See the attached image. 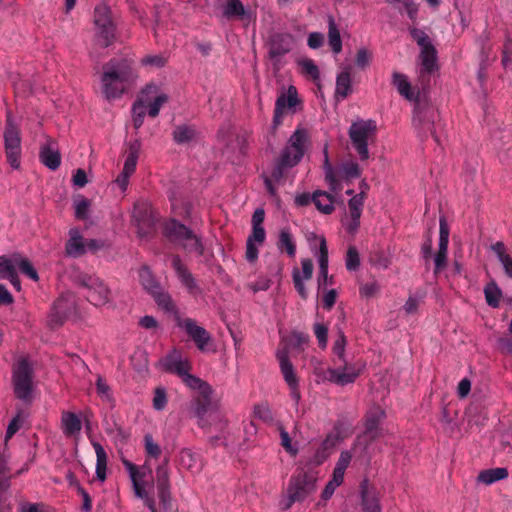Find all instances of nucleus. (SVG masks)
Wrapping results in <instances>:
<instances>
[{"mask_svg": "<svg viewBox=\"0 0 512 512\" xmlns=\"http://www.w3.org/2000/svg\"><path fill=\"white\" fill-rule=\"evenodd\" d=\"M172 266L181 280V282L189 289H192V277L187 268L182 263V260L179 256H173L172 258Z\"/></svg>", "mask_w": 512, "mask_h": 512, "instance_id": "obj_45", "label": "nucleus"}, {"mask_svg": "<svg viewBox=\"0 0 512 512\" xmlns=\"http://www.w3.org/2000/svg\"><path fill=\"white\" fill-rule=\"evenodd\" d=\"M313 330L319 347L325 349L328 343V327L322 323H315Z\"/></svg>", "mask_w": 512, "mask_h": 512, "instance_id": "obj_56", "label": "nucleus"}, {"mask_svg": "<svg viewBox=\"0 0 512 512\" xmlns=\"http://www.w3.org/2000/svg\"><path fill=\"white\" fill-rule=\"evenodd\" d=\"M166 405H167L166 390L163 387H157L154 390L153 408L155 410L161 411L166 407Z\"/></svg>", "mask_w": 512, "mask_h": 512, "instance_id": "obj_58", "label": "nucleus"}, {"mask_svg": "<svg viewBox=\"0 0 512 512\" xmlns=\"http://www.w3.org/2000/svg\"><path fill=\"white\" fill-rule=\"evenodd\" d=\"M300 105V98H278L273 119L274 127L276 128L281 123L283 116L294 114Z\"/></svg>", "mask_w": 512, "mask_h": 512, "instance_id": "obj_26", "label": "nucleus"}, {"mask_svg": "<svg viewBox=\"0 0 512 512\" xmlns=\"http://www.w3.org/2000/svg\"><path fill=\"white\" fill-rule=\"evenodd\" d=\"M24 422V413L22 409H18L17 414L9 422L6 433L5 442H8L21 428Z\"/></svg>", "mask_w": 512, "mask_h": 512, "instance_id": "obj_52", "label": "nucleus"}, {"mask_svg": "<svg viewBox=\"0 0 512 512\" xmlns=\"http://www.w3.org/2000/svg\"><path fill=\"white\" fill-rule=\"evenodd\" d=\"M306 142V133L302 129H297L289 139V143L284 149L281 159V168H290L297 165L304 155V144Z\"/></svg>", "mask_w": 512, "mask_h": 512, "instance_id": "obj_15", "label": "nucleus"}, {"mask_svg": "<svg viewBox=\"0 0 512 512\" xmlns=\"http://www.w3.org/2000/svg\"><path fill=\"white\" fill-rule=\"evenodd\" d=\"M222 14L227 19L242 18L245 15V8L241 0H227L223 5Z\"/></svg>", "mask_w": 512, "mask_h": 512, "instance_id": "obj_41", "label": "nucleus"}, {"mask_svg": "<svg viewBox=\"0 0 512 512\" xmlns=\"http://www.w3.org/2000/svg\"><path fill=\"white\" fill-rule=\"evenodd\" d=\"M278 248L285 250L290 257H295L296 244L293 235L288 229H282L279 234Z\"/></svg>", "mask_w": 512, "mask_h": 512, "instance_id": "obj_43", "label": "nucleus"}, {"mask_svg": "<svg viewBox=\"0 0 512 512\" xmlns=\"http://www.w3.org/2000/svg\"><path fill=\"white\" fill-rule=\"evenodd\" d=\"M420 48V59L422 64L421 68H427L428 70H438L437 50L432 42H429Z\"/></svg>", "mask_w": 512, "mask_h": 512, "instance_id": "obj_35", "label": "nucleus"}, {"mask_svg": "<svg viewBox=\"0 0 512 512\" xmlns=\"http://www.w3.org/2000/svg\"><path fill=\"white\" fill-rule=\"evenodd\" d=\"M435 70H428L427 68H421L419 71L418 79L414 85V89L417 91L416 96H426L430 92L431 83L433 80V72Z\"/></svg>", "mask_w": 512, "mask_h": 512, "instance_id": "obj_37", "label": "nucleus"}, {"mask_svg": "<svg viewBox=\"0 0 512 512\" xmlns=\"http://www.w3.org/2000/svg\"><path fill=\"white\" fill-rule=\"evenodd\" d=\"M171 207L176 216L180 217H190L191 214V205L189 202H184L181 198H179L175 193H173L170 197Z\"/></svg>", "mask_w": 512, "mask_h": 512, "instance_id": "obj_47", "label": "nucleus"}, {"mask_svg": "<svg viewBox=\"0 0 512 512\" xmlns=\"http://www.w3.org/2000/svg\"><path fill=\"white\" fill-rule=\"evenodd\" d=\"M16 268H18L24 275H26L30 279L34 281L38 280V273L31 264V262L27 258L22 257L19 254H16Z\"/></svg>", "mask_w": 512, "mask_h": 512, "instance_id": "obj_50", "label": "nucleus"}, {"mask_svg": "<svg viewBox=\"0 0 512 512\" xmlns=\"http://www.w3.org/2000/svg\"><path fill=\"white\" fill-rule=\"evenodd\" d=\"M312 200L316 209L320 213L331 214L335 209L333 197L325 191H315L312 194Z\"/></svg>", "mask_w": 512, "mask_h": 512, "instance_id": "obj_33", "label": "nucleus"}, {"mask_svg": "<svg viewBox=\"0 0 512 512\" xmlns=\"http://www.w3.org/2000/svg\"><path fill=\"white\" fill-rule=\"evenodd\" d=\"M298 65L300 66L301 73L304 76L311 78L313 81L319 80L320 71L313 60L308 58L301 59L298 61Z\"/></svg>", "mask_w": 512, "mask_h": 512, "instance_id": "obj_48", "label": "nucleus"}, {"mask_svg": "<svg viewBox=\"0 0 512 512\" xmlns=\"http://www.w3.org/2000/svg\"><path fill=\"white\" fill-rule=\"evenodd\" d=\"M90 202L82 197L75 201V216L77 219L84 220L87 218Z\"/></svg>", "mask_w": 512, "mask_h": 512, "instance_id": "obj_61", "label": "nucleus"}, {"mask_svg": "<svg viewBox=\"0 0 512 512\" xmlns=\"http://www.w3.org/2000/svg\"><path fill=\"white\" fill-rule=\"evenodd\" d=\"M361 511L362 512H381L380 494L368 481L361 484Z\"/></svg>", "mask_w": 512, "mask_h": 512, "instance_id": "obj_24", "label": "nucleus"}, {"mask_svg": "<svg viewBox=\"0 0 512 512\" xmlns=\"http://www.w3.org/2000/svg\"><path fill=\"white\" fill-rule=\"evenodd\" d=\"M5 155L7 162L12 168L18 169L20 167L21 158V132L19 127L15 124L10 112H7L5 129L3 133Z\"/></svg>", "mask_w": 512, "mask_h": 512, "instance_id": "obj_9", "label": "nucleus"}, {"mask_svg": "<svg viewBox=\"0 0 512 512\" xmlns=\"http://www.w3.org/2000/svg\"><path fill=\"white\" fill-rule=\"evenodd\" d=\"M140 150L141 142L138 139L128 143L127 149L125 150L126 159L123 167L127 172H135Z\"/></svg>", "mask_w": 512, "mask_h": 512, "instance_id": "obj_34", "label": "nucleus"}, {"mask_svg": "<svg viewBox=\"0 0 512 512\" xmlns=\"http://www.w3.org/2000/svg\"><path fill=\"white\" fill-rule=\"evenodd\" d=\"M392 84L397 88L401 96H414L412 85L406 75L400 72H394L392 75Z\"/></svg>", "mask_w": 512, "mask_h": 512, "instance_id": "obj_44", "label": "nucleus"}, {"mask_svg": "<svg viewBox=\"0 0 512 512\" xmlns=\"http://www.w3.org/2000/svg\"><path fill=\"white\" fill-rule=\"evenodd\" d=\"M317 473L301 471L289 484L288 495L291 502L303 501L316 490Z\"/></svg>", "mask_w": 512, "mask_h": 512, "instance_id": "obj_13", "label": "nucleus"}, {"mask_svg": "<svg viewBox=\"0 0 512 512\" xmlns=\"http://www.w3.org/2000/svg\"><path fill=\"white\" fill-rule=\"evenodd\" d=\"M75 301L69 295H61L53 304L48 323L51 328L61 326L74 313Z\"/></svg>", "mask_w": 512, "mask_h": 512, "instance_id": "obj_19", "label": "nucleus"}, {"mask_svg": "<svg viewBox=\"0 0 512 512\" xmlns=\"http://www.w3.org/2000/svg\"><path fill=\"white\" fill-rule=\"evenodd\" d=\"M192 138V131L188 126H177L173 131V139L177 144L188 143Z\"/></svg>", "mask_w": 512, "mask_h": 512, "instance_id": "obj_54", "label": "nucleus"}, {"mask_svg": "<svg viewBox=\"0 0 512 512\" xmlns=\"http://www.w3.org/2000/svg\"><path fill=\"white\" fill-rule=\"evenodd\" d=\"M328 42L335 54H338L342 50V40L340 36V31L335 23V20L332 16L328 19Z\"/></svg>", "mask_w": 512, "mask_h": 512, "instance_id": "obj_39", "label": "nucleus"}, {"mask_svg": "<svg viewBox=\"0 0 512 512\" xmlns=\"http://www.w3.org/2000/svg\"><path fill=\"white\" fill-rule=\"evenodd\" d=\"M309 335L299 331H293L286 340V346L280 348L276 352V359L279 362L281 374L285 383L289 387L290 396L298 403L301 395L299 390V378L296 374L295 368L289 359V349H296L303 351L309 345Z\"/></svg>", "mask_w": 512, "mask_h": 512, "instance_id": "obj_3", "label": "nucleus"}, {"mask_svg": "<svg viewBox=\"0 0 512 512\" xmlns=\"http://www.w3.org/2000/svg\"><path fill=\"white\" fill-rule=\"evenodd\" d=\"M351 82L350 71L345 69L337 76L335 96H347L352 93Z\"/></svg>", "mask_w": 512, "mask_h": 512, "instance_id": "obj_42", "label": "nucleus"}, {"mask_svg": "<svg viewBox=\"0 0 512 512\" xmlns=\"http://www.w3.org/2000/svg\"><path fill=\"white\" fill-rule=\"evenodd\" d=\"M16 273V254L12 257L0 256V278L8 279Z\"/></svg>", "mask_w": 512, "mask_h": 512, "instance_id": "obj_46", "label": "nucleus"}, {"mask_svg": "<svg viewBox=\"0 0 512 512\" xmlns=\"http://www.w3.org/2000/svg\"><path fill=\"white\" fill-rule=\"evenodd\" d=\"M384 418L385 412L380 408H376L367 414L364 435L369 440H375L384 435V430L380 427V423Z\"/></svg>", "mask_w": 512, "mask_h": 512, "instance_id": "obj_25", "label": "nucleus"}, {"mask_svg": "<svg viewBox=\"0 0 512 512\" xmlns=\"http://www.w3.org/2000/svg\"><path fill=\"white\" fill-rule=\"evenodd\" d=\"M194 416L201 427L223 430L227 426L221 412V397L205 381L194 377Z\"/></svg>", "mask_w": 512, "mask_h": 512, "instance_id": "obj_1", "label": "nucleus"}, {"mask_svg": "<svg viewBox=\"0 0 512 512\" xmlns=\"http://www.w3.org/2000/svg\"><path fill=\"white\" fill-rule=\"evenodd\" d=\"M300 267L292 269V280L294 288L302 299H307L308 290L305 283L311 280L313 275V263L309 258H303L300 261Z\"/></svg>", "mask_w": 512, "mask_h": 512, "instance_id": "obj_21", "label": "nucleus"}, {"mask_svg": "<svg viewBox=\"0 0 512 512\" xmlns=\"http://www.w3.org/2000/svg\"><path fill=\"white\" fill-rule=\"evenodd\" d=\"M145 451L148 456L158 458L161 454V449L157 443L154 442L151 435L144 436Z\"/></svg>", "mask_w": 512, "mask_h": 512, "instance_id": "obj_63", "label": "nucleus"}, {"mask_svg": "<svg viewBox=\"0 0 512 512\" xmlns=\"http://www.w3.org/2000/svg\"><path fill=\"white\" fill-rule=\"evenodd\" d=\"M159 366L165 372L177 375L187 387H192L191 363L188 355L184 354L181 349L174 348L165 357L161 358Z\"/></svg>", "mask_w": 512, "mask_h": 512, "instance_id": "obj_8", "label": "nucleus"}, {"mask_svg": "<svg viewBox=\"0 0 512 512\" xmlns=\"http://www.w3.org/2000/svg\"><path fill=\"white\" fill-rule=\"evenodd\" d=\"M338 292L336 289L323 290L322 304L326 310H331L336 303Z\"/></svg>", "mask_w": 512, "mask_h": 512, "instance_id": "obj_64", "label": "nucleus"}, {"mask_svg": "<svg viewBox=\"0 0 512 512\" xmlns=\"http://www.w3.org/2000/svg\"><path fill=\"white\" fill-rule=\"evenodd\" d=\"M65 252L68 256L73 258H78L86 253L85 240L78 229H70L69 239L65 245Z\"/></svg>", "mask_w": 512, "mask_h": 512, "instance_id": "obj_27", "label": "nucleus"}, {"mask_svg": "<svg viewBox=\"0 0 512 512\" xmlns=\"http://www.w3.org/2000/svg\"><path fill=\"white\" fill-rule=\"evenodd\" d=\"M315 240L318 242V248H312V253L316 258L319 265L318 272V288L319 290H327L328 286L334 284L333 276L328 274V247L324 236H315Z\"/></svg>", "mask_w": 512, "mask_h": 512, "instance_id": "obj_17", "label": "nucleus"}, {"mask_svg": "<svg viewBox=\"0 0 512 512\" xmlns=\"http://www.w3.org/2000/svg\"><path fill=\"white\" fill-rule=\"evenodd\" d=\"M61 429L65 436L74 437L80 434L82 422L74 412L63 411L61 414Z\"/></svg>", "mask_w": 512, "mask_h": 512, "instance_id": "obj_30", "label": "nucleus"}, {"mask_svg": "<svg viewBox=\"0 0 512 512\" xmlns=\"http://www.w3.org/2000/svg\"><path fill=\"white\" fill-rule=\"evenodd\" d=\"M164 233L169 240L174 242H181L191 237V230L175 219L165 223Z\"/></svg>", "mask_w": 512, "mask_h": 512, "instance_id": "obj_29", "label": "nucleus"}, {"mask_svg": "<svg viewBox=\"0 0 512 512\" xmlns=\"http://www.w3.org/2000/svg\"><path fill=\"white\" fill-rule=\"evenodd\" d=\"M324 174H325V181L329 187V189L334 192L338 193L342 190L344 183H349L347 176L344 175L343 169L340 167V165L336 168L332 167V165L329 162L328 159V150L327 146L324 148Z\"/></svg>", "mask_w": 512, "mask_h": 512, "instance_id": "obj_22", "label": "nucleus"}, {"mask_svg": "<svg viewBox=\"0 0 512 512\" xmlns=\"http://www.w3.org/2000/svg\"><path fill=\"white\" fill-rule=\"evenodd\" d=\"M75 282L89 291L88 300L92 304L98 306L110 301V289L95 274L79 272L75 275Z\"/></svg>", "mask_w": 512, "mask_h": 512, "instance_id": "obj_11", "label": "nucleus"}, {"mask_svg": "<svg viewBox=\"0 0 512 512\" xmlns=\"http://www.w3.org/2000/svg\"><path fill=\"white\" fill-rule=\"evenodd\" d=\"M280 438H281V446L285 449L287 453L291 456H296L298 454V448L296 445L292 443V440L287 431L283 428L280 429Z\"/></svg>", "mask_w": 512, "mask_h": 512, "instance_id": "obj_60", "label": "nucleus"}, {"mask_svg": "<svg viewBox=\"0 0 512 512\" xmlns=\"http://www.w3.org/2000/svg\"><path fill=\"white\" fill-rule=\"evenodd\" d=\"M146 108L147 107L143 98H138V100L132 106L133 125L136 129H139L144 122Z\"/></svg>", "mask_w": 512, "mask_h": 512, "instance_id": "obj_51", "label": "nucleus"}, {"mask_svg": "<svg viewBox=\"0 0 512 512\" xmlns=\"http://www.w3.org/2000/svg\"><path fill=\"white\" fill-rule=\"evenodd\" d=\"M41 162L51 170H56L61 164V156L57 149L50 143L41 146L39 152Z\"/></svg>", "mask_w": 512, "mask_h": 512, "instance_id": "obj_31", "label": "nucleus"}, {"mask_svg": "<svg viewBox=\"0 0 512 512\" xmlns=\"http://www.w3.org/2000/svg\"><path fill=\"white\" fill-rule=\"evenodd\" d=\"M92 446L96 453V475L100 481H104L106 479V469H107V454L102 447V445L98 442H92Z\"/></svg>", "mask_w": 512, "mask_h": 512, "instance_id": "obj_38", "label": "nucleus"}, {"mask_svg": "<svg viewBox=\"0 0 512 512\" xmlns=\"http://www.w3.org/2000/svg\"><path fill=\"white\" fill-rule=\"evenodd\" d=\"M449 226L444 217L439 220V244L438 251L434 257L435 273L440 272L446 267L447 264V253L449 244Z\"/></svg>", "mask_w": 512, "mask_h": 512, "instance_id": "obj_23", "label": "nucleus"}, {"mask_svg": "<svg viewBox=\"0 0 512 512\" xmlns=\"http://www.w3.org/2000/svg\"><path fill=\"white\" fill-rule=\"evenodd\" d=\"M345 265L349 271H355L360 265V258L355 247H349L347 250Z\"/></svg>", "mask_w": 512, "mask_h": 512, "instance_id": "obj_57", "label": "nucleus"}, {"mask_svg": "<svg viewBox=\"0 0 512 512\" xmlns=\"http://www.w3.org/2000/svg\"><path fill=\"white\" fill-rule=\"evenodd\" d=\"M95 42L102 48L112 45L117 36V21L112 10L105 3L95 6L93 12Z\"/></svg>", "mask_w": 512, "mask_h": 512, "instance_id": "obj_4", "label": "nucleus"}, {"mask_svg": "<svg viewBox=\"0 0 512 512\" xmlns=\"http://www.w3.org/2000/svg\"><path fill=\"white\" fill-rule=\"evenodd\" d=\"M293 36L289 33H276L269 38V58L274 62L275 70H279L281 57L292 49Z\"/></svg>", "mask_w": 512, "mask_h": 512, "instance_id": "obj_18", "label": "nucleus"}, {"mask_svg": "<svg viewBox=\"0 0 512 512\" xmlns=\"http://www.w3.org/2000/svg\"><path fill=\"white\" fill-rule=\"evenodd\" d=\"M376 132L377 126L373 120L358 119L351 124L349 138L361 161L369 159L368 145L374 142Z\"/></svg>", "mask_w": 512, "mask_h": 512, "instance_id": "obj_5", "label": "nucleus"}, {"mask_svg": "<svg viewBox=\"0 0 512 512\" xmlns=\"http://www.w3.org/2000/svg\"><path fill=\"white\" fill-rule=\"evenodd\" d=\"M151 295L153 296L154 300L156 301L159 307L163 308L166 311H171L173 309V303L171 301L170 296L164 291H162L161 287L152 290Z\"/></svg>", "mask_w": 512, "mask_h": 512, "instance_id": "obj_53", "label": "nucleus"}, {"mask_svg": "<svg viewBox=\"0 0 512 512\" xmlns=\"http://www.w3.org/2000/svg\"><path fill=\"white\" fill-rule=\"evenodd\" d=\"M265 213L263 209H257L252 216V231L246 241L245 258L253 263L258 259L259 247L263 245L266 233L263 227Z\"/></svg>", "mask_w": 512, "mask_h": 512, "instance_id": "obj_12", "label": "nucleus"}, {"mask_svg": "<svg viewBox=\"0 0 512 512\" xmlns=\"http://www.w3.org/2000/svg\"><path fill=\"white\" fill-rule=\"evenodd\" d=\"M484 295L489 306L497 308L502 299V290L495 281H491L484 287Z\"/></svg>", "mask_w": 512, "mask_h": 512, "instance_id": "obj_40", "label": "nucleus"}, {"mask_svg": "<svg viewBox=\"0 0 512 512\" xmlns=\"http://www.w3.org/2000/svg\"><path fill=\"white\" fill-rule=\"evenodd\" d=\"M132 218L137 225L140 237H146L154 231L157 218L150 203L137 201L134 204Z\"/></svg>", "mask_w": 512, "mask_h": 512, "instance_id": "obj_16", "label": "nucleus"}, {"mask_svg": "<svg viewBox=\"0 0 512 512\" xmlns=\"http://www.w3.org/2000/svg\"><path fill=\"white\" fill-rule=\"evenodd\" d=\"M340 167L343 169V173L347 176L349 181L356 179L361 175L360 166L356 161L350 160L344 162Z\"/></svg>", "mask_w": 512, "mask_h": 512, "instance_id": "obj_55", "label": "nucleus"}, {"mask_svg": "<svg viewBox=\"0 0 512 512\" xmlns=\"http://www.w3.org/2000/svg\"><path fill=\"white\" fill-rule=\"evenodd\" d=\"M508 477L506 468L498 467L481 471L477 476V481L485 485H491L496 481L503 480Z\"/></svg>", "mask_w": 512, "mask_h": 512, "instance_id": "obj_36", "label": "nucleus"}, {"mask_svg": "<svg viewBox=\"0 0 512 512\" xmlns=\"http://www.w3.org/2000/svg\"><path fill=\"white\" fill-rule=\"evenodd\" d=\"M103 69L101 80L105 96H121L128 91L130 83L127 73L114 61H110Z\"/></svg>", "mask_w": 512, "mask_h": 512, "instance_id": "obj_10", "label": "nucleus"}, {"mask_svg": "<svg viewBox=\"0 0 512 512\" xmlns=\"http://www.w3.org/2000/svg\"><path fill=\"white\" fill-rule=\"evenodd\" d=\"M371 59L372 53L366 48H361L357 51L355 64L357 67L364 69L369 66Z\"/></svg>", "mask_w": 512, "mask_h": 512, "instance_id": "obj_62", "label": "nucleus"}, {"mask_svg": "<svg viewBox=\"0 0 512 512\" xmlns=\"http://www.w3.org/2000/svg\"><path fill=\"white\" fill-rule=\"evenodd\" d=\"M491 250L495 253L505 275L512 279V256L509 254L505 244L498 241L491 245Z\"/></svg>", "mask_w": 512, "mask_h": 512, "instance_id": "obj_32", "label": "nucleus"}, {"mask_svg": "<svg viewBox=\"0 0 512 512\" xmlns=\"http://www.w3.org/2000/svg\"><path fill=\"white\" fill-rule=\"evenodd\" d=\"M194 345L205 354H213L217 351V345L211 335L204 328L195 325Z\"/></svg>", "mask_w": 512, "mask_h": 512, "instance_id": "obj_28", "label": "nucleus"}, {"mask_svg": "<svg viewBox=\"0 0 512 512\" xmlns=\"http://www.w3.org/2000/svg\"><path fill=\"white\" fill-rule=\"evenodd\" d=\"M413 105V124L423 134L430 133L436 141L435 122L439 118L437 109L429 98H408Z\"/></svg>", "mask_w": 512, "mask_h": 512, "instance_id": "obj_7", "label": "nucleus"}, {"mask_svg": "<svg viewBox=\"0 0 512 512\" xmlns=\"http://www.w3.org/2000/svg\"><path fill=\"white\" fill-rule=\"evenodd\" d=\"M361 187L363 188L361 192L353 195L348 201L349 213L341 220L344 229L350 234L356 233L360 226V218L366 199V190L368 189V185L364 180L361 181Z\"/></svg>", "mask_w": 512, "mask_h": 512, "instance_id": "obj_14", "label": "nucleus"}, {"mask_svg": "<svg viewBox=\"0 0 512 512\" xmlns=\"http://www.w3.org/2000/svg\"><path fill=\"white\" fill-rule=\"evenodd\" d=\"M34 371L27 358H20L13 366L12 383L16 398L25 403L32 401Z\"/></svg>", "mask_w": 512, "mask_h": 512, "instance_id": "obj_6", "label": "nucleus"}, {"mask_svg": "<svg viewBox=\"0 0 512 512\" xmlns=\"http://www.w3.org/2000/svg\"><path fill=\"white\" fill-rule=\"evenodd\" d=\"M139 278L144 289L147 290L150 294L152 293V290L158 289L160 287L151 271L146 266L140 269Z\"/></svg>", "mask_w": 512, "mask_h": 512, "instance_id": "obj_49", "label": "nucleus"}, {"mask_svg": "<svg viewBox=\"0 0 512 512\" xmlns=\"http://www.w3.org/2000/svg\"><path fill=\"white\" fill-rule=\"evenodd\" d=\"M346 337L342 331L333 342V367L330 368L329 382L338 386L353 384L366 369L363 360L348 361L345 354Z\"/></svg>", "mask_w": 512, "mask_h": 512, "instance_id": "obj_2", "label": "nucleus"}, {"mask_svg": "<svg viewBox=\"0 0 512 512\" xmlns=\"http://www.w3.org/2000/svg\"><path fill=\"white\" fill-rule=\"evenodd\" d=\"M344 438L340 429L335 427L334 431L329 433L320 443L314 454L309 458L307 464L319 466L324 463L331 455L335 446Z\"/></svg>", "mask_w": 512, "mask_h": 512, "instance_id": "obj_20", "label": "nucleus"}, {"mask_svg": "<svg viewBox=\"0 0 512 512\" xmlns=\"http://www.w3.org/2000/svg\"><path fill=\"white\" fill-rule=\"evenodd\" d=\"M158 498L160 505L164 512H171L173 510L169 487H158Z\"/></svg>", "mask_w": 512, "mask_h": 512, "instance_id": "obj_59", "label": "nucleus"}]
</instances>
